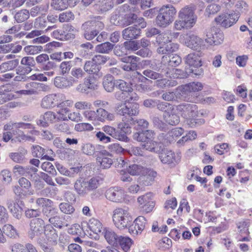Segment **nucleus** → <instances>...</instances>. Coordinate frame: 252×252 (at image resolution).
Here are the masks:
<instances>
[{"mask_svg":"<svg viewBox=\"0 0 252 252\" xmlns=\"http://www.w3.org/2000/svg\"><path fill=\"white\" fill-rule=\"evenodd\" d=\"M185 44L188 47L198 52L204 45L203 40L193 33H189L185 38Z\"/></svg>","mask_w":252,"mask_h":252,"instance_id":"18","label":"nucleus"},{"mask_svg":"<svg viewBox=\"0 0 252 252\" xmlns=\"http://www.w3.org/2000/svg\"><path fill=\"white\" fill-rule=\"evenodd\" d=\"M18 64L19 61L17 59L4 62L0 65V72H4L8 70H13Z\"/></svg>","mask_w":252,"mask_h":252,"instance_id":"45","label":"nucleus"},{"mask_svg":"<svg viewBox=\"0 0 252 252\" xmlns=\"http://www.w3.org/2000/svg\"><path fill=\"white\" fill-rule=\"evenodd\" d=\"M13 190L16 195L21 197L33 194V191L30 190H26L21 187L18 186H14L13 188Z\"/></svg>","mask_w":252,"mask_h":252,"instance_id":"58","label":"nucleus"},{"mask_svg":"<svg viewBox=\"0 0 252 252\" xmlns=\"http://www.w3.org/2000/svg\"><path fill=\"white\" fill-rule=\"evenodd\" d=\"M141 33L140 29L136 26H130L123 31L122 35L125 40H132L138 38Z\"/></svg>","mask_w":252,"mask_h":252,"instance_id":"27","label":"nucleus"},{"mask_svg":"<svg viewBox=\"0 0 252 252\" xmlns=\"http://www.w3.org/2000/svg\"><path fill=\"white\" fill-rule=\"evenodd\" d=\"M57 121V114L52 111H48L45 112L43 115L40 117V119L36 121L37 125L47 127L49 124L54 123Z\"/></svg>","mask_w":252,"mask_h":252,"instance_id":"23","label":"nucleus"},{"mask_svg":"<svg viewBox=\"0 0 252 252\" xmlns=\"http://www.w3.org/2000/svg\"><path fill=\"white\" fill-rule=\"evenodd\" d=\"M182 62L181 58L177 54L165 55L162 58L161 64H164L166 67H176Z\"/></svg>","mask_w":252,"mask_h":252,"instance_id":"24","label":"nucleus"},{"mask_svg":"<svg viewBox=\"0 0 252 252\" xmlns=\"http://www.w3.org/2000/svg\"><path fill=\"white\" fill-rule=\"evenodd\" d=\"M3 232L9 237H15L17 236L16 230L10 224H6L2 228Z\"/></svg>","mask_w":252,"mask_h":252,"instance_id":"63","label":"nucleus"},{"mask_svg":"<svg viewBox=\"0 0 252 252\" xmlns=\"http://www.w3.org/2000/svg\"><path fill=\"white\" fill-rule=\"evenodd\" d=\"M44 232L48 241L57 243L59 236L57 230L51 225H46Z\"/></svg>","mask_w":252,"mask_h":252,"instance_id":"32","label":"nucleus"},{"mask_svg":"<svg viewBox=\"0 0 252 252\" xmlns=\"http://www.w3.org/2000/svg\"><path fill=\"white\" fill-rule=\"evenodd\" d=\"M30 17V12L27 9H22L17 12L14 18L17 23H22L27 20Z\"/></svg>","mask_w":252,"mask_h":252,"instance_id":"52","label":"nucleus"},{"mask_svg":"<svg viewBox=\"0 0 252 252\" xmlns=\"http://www.w3.org/2000/svg\"><path fill=\"white\" fill-rule=\"evenodd\" d=\"M24 51L28 55H35L42 51L43 47L40 45H28L24 48Z\"/></svg>","mask_w":252,"mask_h":252,"instance_id":"54","label":"nucleus"},{"mask_svg":"<svg viewBox=\"0 0 252 252\" xmlns=\"http://www.w3.org/2000/svg\"><path fill=\"white\" fill-rule=\"evenodd\" d=\"M100 67V65L96 64L93 59L87 61L84 65L85 71L89 74L97 73L99 71Z\"/></svg>","mask_w":252,"mask_h":252,"instance_id":"37","label":"nucleus"},{"mask_svg":"<svg viewBox=\"0 0 252 252\" xmlns=\"http://www.w3.org/2000/svg\"><path fill=\"white\" fill-rule=\"evenodd\" d=\"M137 16L134 13L126 14L123 19V24L126 26L135 22Z\"/></svg>","mask_w":252,"mask_h":252,"instance_id":"62","label":"nucleus"},{"mask_svg":"<svg viewBox=\"0 0 252 252\" xmlns=\"http://www.w3.org/2000/svg\"><path fill=\"white\" fill-rule=\"evenodd\" d=\"M176 110L183 118H195L198 115V107L193 103H182L176 106Z\"/></svg>","mask_w":252,"mask_h":252,"instance_id":"8","label":"nucleus"},{"mask_svg":"<svg viewBox=\"0 0 252 252\" xmlns=\"http://www.w3.org/2000/svg\"><path fill=\"white\" fill-rule=\"evenodd\" d=\"M111 155L106 150H101L96 152V161L100 163L103 169L109 168L113 163Z\"/></svg>","mask_w":252,"mask_h":252,"instance_id":"21","label":"nucleus"},{"mask_svg":"<svg viewBox=\"0 0 252 252\" xmlns=\"http://www.w3.org/2000/svg\"><path fill=\"white\" fill-rule=\"evenodd\" d=\"M203 86L199 82H193L182 86V91L189 95L190 93L198 92L202 90Z\"/></svg>","mask_w":252,"mask_h":252,"instance_id":"31","label":"nucleus"},{"mask_svg":"<svg viewBox=\"0 0 252 252\" xmlns=\"http://www.w3.org/2000/svg\"><path fill=\"white\" fill-rule=\"evenodd\" d=\"M155 135L154 131L151 130H139L133 134V138L141 142L144 149L158 153L162 151V149L160 143L154 141Z\"/></svg>","mask_w":252,"mask_h":252,"instance_id":"1","label":"nucleus"},{"mask_svg":"<svg viewBox=\"0 0 252 252\" xmlns=\"http://www.w3.org/2000/svg\"><path fill=\"white\" fill-rule=\"evenodd\" d=\"M36 204L40 207H43L42 211L46 209H49V208H52L51 205L53 204V201L48 198H38L36 200Z\"/></svg>","mask_w":252,"mask_h":252,"instance_id":"56","label":"nucleus"},{"mask_svg":"<svg viewBox=\"0 0 252 252\" xmlns=\"http://www.w3.org/2000/svg\"><path fill=\"white\" fill-rule=\"evenodd\" d=\"M103 233L106 241L110 245L118 247V243L121 235H118L110 228L104 229Z\"/></svg>","mask_w":252,"mask_h":252,"instance_id":"25","label":"nucleus"},{"mask_svg":"<svg viewBox=\"0 0 252 252\" xmlns=\"http://www.w3.org/2000/svg\"><path fill=\"white\" fill-rule=\"evenodd\" d=\"M21 63L27 66V67L25 68V71L24 72L29 73L32 71L31 67L35 65V61L32 57H25L22 59Z\"/></svg>","mask_w":252,"mask_h":252,"instance_id":"51","label":"nucleus"},{"mask_svg":"<svg viewBox=\"0 0 252 252\" xmlns=\"http://www.w3.org/2000/svg\"><path fill=\"white\" fill-rule=\"evenodd\" d=\"M43 214L49 218V221L55 227L59 228L67 226L63 218L59 214L58 210L54 208H49L43 210Z\"/></svg>","mask_w":252,"mask_h":252,"instance_id":"11","label":"nucleus"},{"mask_svg":"<svg viewBox=\"0 0 252 252\" xmlns=\"http://www.w3.org/2000/svg\"><path fill=\"white\" fill-rule=\"evenodd\" d=\"M82 152L87 155L92 156L95 154L96 155V152L98 151H95L94 146L91 143H88L84 144L82 146Z\"/></svg>","mask_w":252,"mask_h":252,"instance_id":"57","label":"nucleus"},{"mask_svg":"<svg viewBox=\"0 0 252 252\" xmlns=\"http://www.w3.org/2000/svg\"><path fill=\"white\" fill-rule=\"evenodd\" d=\"M68 0H52V7L57 10H63L68 6Z\"/></svg>","mask_w":252,"mask_h":252,"instance_id":"48","label":"nucleus"},{"mask_svg":"<svg viewBox=\"0 0 252 252\" xmlns=\"http://www.w3.org/2000/svg\"><path fill=\"white\" fill-rule=\"evenodd\" d=\"M116 111L118 115L124 117L130 118L137 116L139 112V105L135 101H131L130 103L126 102L120 103L117 105Z\"/></svg>","mask_w":252,"mask_h":252,"instance_id":"6","label":"nucleus"},{"mask_svg":"<svg viewBox=\"0 0 252 252\" xmlns=\"http://www.w3.org/2000/svg\"><path fill=\"white\" fill-rule=\"evenodd\" d=\"M137 202L142 211L145 213L152 212L155 206L154 194L152 192L139 196L137 198Z\"/></svg>","mask_w":252,"mask_h":252,"instance_id":"12","label":"nucleus"},{"mask_svg":"<svg viewBox=\"0 0 252 252\" xmlns=\"http://www.w3.org/2000/svg\"><path fill=\"white\" fill-rule=\"evenodd\" d=\"M6 205L12 216L16 219H21L23 213L24 204L22 201L14 202L12 199L6 201Z\"/></svg>","mask_w":252,"mask_h":252,"instance_id":"19","label":"nucleus"},{"mask_svg":"<svg viewBox=\"0 0 252 252\" xmlns=\"http://www.w3.org/2000/svg\"><path fill=\"white\" fill-rule=\"evenodd\" d=\"M177 85V82L175 81L168 80L165 78H159L156 81V85L158 87L164 88L175 86Z\"/></svg>","mask_w":252,"mask_h":252,"instance_id":"50","label":"nucleus"},{"mask_svg":"<svg viewBox=\"0 0 252 252\" xmlns=\"http://www.w3.org/2000/svg\"><path fill=\"white\" fill-rule=\"evenodd\" d=\"M184 129L182 127H175L172 129L167 133V138L169 141H172L174 139L180 136L184 133Z\"/></svg>","mask_w":252,"mask_h":252,"instance_id":"55","label":"nucleus"},{"mask_svg":"<svg viewBox=\"0 0 252 252\" xmlns=\"http://www.w3.org/2000/svg\"><path fill=\"white\" fill-rule=\"evenodd\" d=\"M95 111L97 122H104L106 120L112 121L114 118L113 114L108 112L104 108H98Z\"/></svg>","mask_w":252,"mask_h":252,"instance_id":"34","label":"nucleus"},{"mask_svg":"<svg viewBox=\"0 0 252 252\" xmlns=\"http://www.w3.org/2000/svg\"><path fill=\"white\" fill-rule=\"evenodd\" d=\"M71 76L70 78L73 79V83L82 79L85 75V71L81 67H74L70 71Z\"/></svg>","mask_w":252,"mask_h":252,"instance_id":"44","label":"nucleus"},{"mask_svg":"<svg viewBox=\"0 0 252 252\" xmlns=\"http://www.w3.org/2000/svg\"><path fill=\"white\" fill-rule=\"evenodd\" d=\"M59 208L62 212L66 214H72L75 211L74 207L68 203H61L59 205Z\"/></svg>","mask_w":252,"mask_h":252,"instance_id":"60","label":"nucleus"},{"mask_svg":"<svg viewBox=\"0 0 252 252\" xmlns=\"http://www.w3.org/2000/svg\"><path fill=\"white\" fill-rule=\"evenodd\" d=\"M118 243V247H121L124 251L127 252L130 250L133 241L128 237L121 236Z\"/></svg>","mask_w":252,"mask_h":252,"instance_id":"42","label":"nucleus"},{"mask_svg":"<svg viewBox=\"0 0 252 252\" xmlns=\"http://www.w3.org/2000/svg\"><path fill=\"white\" fill-rule=\"evenodd\" d=\"M125 191L118 187H111L105 192V196L108 200L115 203H122L125 199Z\"/></svg>","mask_w":252,"mask_h":252,"instance_id":"9","label":"nucleus"},{"mask_svg":"<svg viewBox=\"0 0 252 252\" xmlns=\"http://www.w3.org/2000/svg\"><path fill=\"white\" fill-rule=\"evenodd\" d=\"M116 80L110 74H107L103 78L102 85L104 89L108 92H112L115 87Z\"/></svg>","mask_w":252,"mask_h":252,"instance_id":"35","label":"nucleus"},{"mask_svg":"<svg viewBox=\"0 0 252 252\" xmlns=\"http://www.w3.org/2000/svg\"><path fill=\"white\" fill-rule=\"evenodd\" d=\"M169 74L166 77L170 78L183 79L188 77L189 76L187 71L181 69L169 68Z\"/></svg>","mask_w":252,"mask_h":252,"instance_id":"39","label":"nucleus"},{"mask_svg":"<svg viewBox=\"0 0 252 252\" xmlns=\"http://www.w3.org/2000/svg\"><path fill=\"white\" fill-rule=\"evenodd\" d=\"M73 79L67 76H59L54 79V85L59 88H66L73 85Z\"/></svg>","mask_w":252,"mask_h":252,"instance_id":"29","label":"nucleus"},{"mask_svg":"<svg viewBox=\"0 0 252 252\" xmlns=\"http://www.w3.org/2000/svg\"><path fill=\"white\" fill-rule=\"evenodd\" d=\"M248 11V5L243 0L237 1L235 5V12H232L239 14V17L240 13H246Z\"/></svg>","mask_w":252,"mask_h":252,"instance_id":"53","label":"nucleus"},{"mask_svg":"<svg viewBox=\"0 0 252 252\" xmlns=\"http://www.w3.org/2000/svg\"><path fill=\"white\" fill-rule=\"evenodd\" d=\"M201 53H192L187 55L185 58V63L190 66L198 67L201 66L200 59Z\"/></svg>","mask_w":252,"mask_h":252,"instance_id":"28","label":"nucleus"},{"mask_svg":"<svg viewBox=\"0 0 252 252\" xmlns=\"http://www.w3.org/2000/svg\"><path fill=\"white\" fill-rule=\"evenodd\" d=\"M113 221L115 226L119 229L129 227L133 218L128 209L117 208L113 212Z\"/></svg>","mask_w":252,"mask_h":252,"instance_id":"4","label":"nucleus"},{"mask_svg":"<svg viewBox=\"0 0 252 252\" xmlns=\"http://www.w3.org/2000/svg\"><path fill=\"white\" fill-rule=\"evenodd\" d=\"M63 94H51L44 96L41 102V106L46 109H51L58 105V103L63 99Z\"/></svg>","mask_w":252,"mask_h":252,"instance_id":"15","label":"nucleus"},{"mask_svg":"<svg viewBox=\"0 0 252 252\" xmlns=\"http://www.w3.org/2000/svg\"><path fill=\"white\" fill-rule=\"evenodd\" d=\"M115 87L119 89V91L127 93H134L132 88L126 82L123 80H117Z\"/></svg>","mask_w":252,"mask_h":252,"instance_id":"49","label":"nucleus"},{"mask_svg":"<svg viewBox=\"0 0 252 252\" xmlns=\"http://www.w3.org/2000/svg\"><path fill=\"white\" fill-rule=\"evenodd\" d=\"M90 229L95 234L101 232L103 227L100 221L95 218L91 219L88 223Z\"/></svg>","mask_w":252,"mask_h":252,"instance_id":"41","label":"nucleus"},{"mask_svg":"<svg viewBox=\"0 0 252 252\" xmlns=\"http://www.w3.org/2000/svg\"><path fill=\"white\" fill-rule=\"evenodd\" d=\"M26 90L19 91L18 93L21 94L32 95L37 94V82H31L25 85Z\"/></svg>","mask_w":252,"mask_h":252,"instance_id":"38","label":"nucleus"},{"mask_svg":"<svg viewBox=\"0 0 252 252\" xmlns=\"http://www.w3.org/2000/svg\"><path fill=\"white\" fill-rule=\"evenodd\" d=\"M169 73V68L166 67L164 64H161L158 71L146 69L143 71V75L153 80L163 78L166 76V75H168Z\"/></svg>","mask_w":252,"mask_h":252,"instance_id":"17","label":"nucleus"},{"mask_svg":"<svg viewBox=\"0 0 252 252\" xmlns=\"http://www.w3.org/2000/svg\"><path fill=\"white\" fill-rule=\"evenodd\" d=\"M68 233L73 235L81 236L83 234V229L77 223L72 225L68 229Z\"/></svg>","mask_w":252,"mask_h":252,"instance_id":"59","label":"nucleus"},{"mask_svg":"<svg viewBox=\"0 0 252 252\" xmlns=\"http://www.w3.org/2000/svg\"><path fill=\"white\" fill-rule=\"evenodd\" d=\"M12 252H37L35 247L30 243H28L24 247L23 245L16 243L11 246Z\"/></svg>","mask_w":252,"mask_h":252,"instance_id":"33","label":"nucleus"},{"mask_svg":"<svg viewBox=\"0 0 252 252\" xmlns=\"http://www.w3.org/2000/svg\"><path fill=\"white\" fill-rule=\"evenodd\" d=\"M177 11L171 4L163 5L159 10L156 17L157 25L161 28H166L174 21Z\"/></svg>","mask_w":252,"mask_h":252,"instance_id":"5","label":"nucleus"},{"mask_svg":"<svg viewBox=\"0 0 252 252\" xmlns=\"http://www.w3.org/2000/svg\"><path fill=\"white\" fill-rule=\"evenodd\" d=\"M181 157L180 153L175 154L170 150H166L159 156L161 161L164 164L177 163L180 161Z\"/></svg>","mask_w":252,"mask_h":252,"instance_id":"22","label":"nucleus"},{"mask_svg":"<svg viewBox=\"0 0 252 252\" xmlns=\"http://www.w3.org/2000/svg\"><path fill=\"white\" fill-rule=\"evenodd\" d=\"M147 80V79L139 72H133L130 76V83L138 92H145L149 89L146 83Z\"/></svg>","mask_w":252,"mask_h":252,"instance_id":"10","label":"nucleus"},{"mask_svg":"<svg viewBox=\"0 0 252 252\" xmlns=\"http://www.w3.org/2000/svg\"><path fill=\"white\" fill-rule=\"evenodd\" d=\"M163 118L166 123L172 126L176 125L180 122V117L175 113L174 109L164 113Z\"/></svg>","mask_w":252,"mask_h":252,"instance_id":"36","label":"nucleus"},{"mask_svg":"<svg viewBox=\"0 0 252 252\" xmlns=\"http://www.w3.org/2000/svg\"><path fill=\"white\" fill-rule=\"evenodd\" d=\"M12 126L16 129H32V130L30 131V133L32 134H37V133L39 132L38 131L34 130V125L31 123L24 122L14 123L12 124Z\"/></svg>","mask_w":252,"mask_h":252,"instance_id":"40","label":"nucleus"},{"mask_svg":"<svg viewBox=\"0 0 252 252\" xmlns=\"http://www.w3.org/2000/svg\"><path fill=\"white\" fill-rule=\"evenodd\" d=\"M127 170L130 175L138 176L143 175L145 173L146 169L141 165L132 164L129 166Z\"/></svg>","mask_w":252,"mask_h":252,"instance_id":"43","label":"nucleus"},{"mask_svg":"<svg viewBox=\"0 0 252 252\" xmlns=\"http://www.w3.org/2000/svg\"><path fill=\"white\" fill-rule=\"evenodd\" d=\"M223 34L220 30L215 28L210 29L206 33V42L210 45H218L222 42Z\"/></svg>","mask_w":252,"mask_h":252,"instance_id":"16","label":"nucleus"},{"mask_svg":"<svg viewBox=\"0 0 252 252\" xmlns=\"http://www.w3.org/2000/svg\"><path fill=\"white\" fill-rule=\"evenodd\" d=\"M178 17L179 19L176 20L174 23V28L178 31L183 29H190L195 25L197 20L195 9L189 5L180 9Z\"/></svg>","mask_w":252,"mask_h":252,"instance_id":"2","label":"nucleus"},{"mask_svg":"<svg viewBox=\"0 0 252 252\" xmlns=\"http://www.w3.org/2000/svg\"><path fill=\"white\" fill-rule=\"evenodd\" d=\"M102 180L99 177H93L89 181L79 178L75 181L74 188L75 191L80 196H85L89 192L98 187Z\"/></svg>","mask_w":252,"mask_h":252,"instance_id":"3","label":"nucleus"},{"mask_svg":"<svg viewBox=\"0 0 252 252\" xmlns=\"http://www.w3.org/2000/svg\"><path fill=\"white\" fill-rule=\"evenodd\" d=\"M114 45L109 42H106L97 45L95 47L96 52L100 53H108L113 48Z\"/></svg>","mask_w":252,"mask_h":252,"instance_id":"47","label":"nucleus"},{"mask_svg":"<svg viewBox=\"0 0 252 252\" xmlns=\"http://www.w3.org/2000/svg\"><path fill=\"white\" fill-rule=\"evenodd\" d=\"M73 61L62 62L59 65L61 74L63 75L69 74L73 68Z\"/></svg>","mask_w":252,"mask_h":252,"instance_id":"46","label":"nucleus"},{"mask_svg":"<svg viewBox=\"0 0 252 252\" xmlns=\"http://www.w3.org/2000/svg\"><path fill=\"white\" fill-rule=\"evenodd\" d=\"M121 61L124 63L122 64V68L126 71H136L139 68V64L140 63V59L135 56L130 55L125 56L121 59Z\"/></svg>","mask_w":252,"mask_h":252,"instance_id":"14","label":"nucleus"},{"mask_svg":"<svg viewBox=\"0 0 252 252\" xmlns=\"http://www.w3.org/2000/svg\"><path fill=\"white\" fill-rule=\"evenodd\" d=\"M157 108L158 110L164 112V113L169 112V111L173 110L174 109V106L172 104L165 102H157Z\"/></svg>","mask_w":252,"mask_h":252,"instance_id":"64","label":"nucleus"},{"mask_svg":"<svg viewBox=\"0 0 252 252\" xmlns=\"http://www.w3.org/2000/svg\"><path fill=\"white\" fill-rule=\"evenodd\" d=\"M239 19V14L231 12V13H221L215 18V22L221 27L225 28H229L236 23Z\"/></svg>","mask_w":252,"mask_h":252,"instance_id":"13","label":"nucleus"},{"mask_svg":"<svg viewBox=\"0 0 252 252\" xmlns=\"http://www.w3.org/2000/svg\"><path fill=\"white\" fill-rule=\"evenodd\" d=\"M147 221L143 216L138 217L129 227V232L133 235L140 234L146 228Z\"/></svg>","mask_w":252,"mask_h":252,"instance_id":"20","label":"nucleus"},{"mask_svg":"<svg viewBox=\"0 0 252 252\" xmlns=\"http://www.w3.org/2000/svg\"><path fill=\"white\" fill-rule=\"evenodd\" d=\"M169 32L158 34L156 37V41L158 44H167L171 41Z\"/></svg>","mask_w":252,"mask_h":252,"instance_id":"61","label":"nucleus"},{"mask_svg":"<svg viewBox=\"0 0 252 252\" xmlns=\"http://www.w3.org/2000/svg\"><path fill=\"white\" fill-rule=\"evenodd\" d=\"M135 124V121L132 117H123L122 122L118 125V128L121 131H124L126 134L131 133L130 125Z\"/></svg>","mask_w":252,"mask_h":252,"instance_id":"30","label":"nucleus"},{"mask_svg":"<svg viewBox=\"0 0 252 252\" xmlns=\"http://www.w3.org/2000/svg\"><path fill=\"white\" fill-rule=\"evenodd\" d=\"M115 97L117 100H125V102L127 103L136 101L139 99L138 95L135 93H127L119 91L115 93Z\"/></svg>","mask_w":252,"mask_h":252,"instance_id":"26","label":"nucleus"},{"mask_svg":"<svg viewBox=\"0 0 252 252\" xmlns=\"http://www.w3.org/2000/svg\"><path fill=\"white\" fill-rule=\"evenodd\" d=\"M44 221L40 218H34L31 220L30 229L28 231V236L31 239L36 238L37 240L40 238L45 230Z\"/></svg>","mask_w":252,"mask_h":252,"instance_id":"7","label":"nucleus"}]
</instances>
